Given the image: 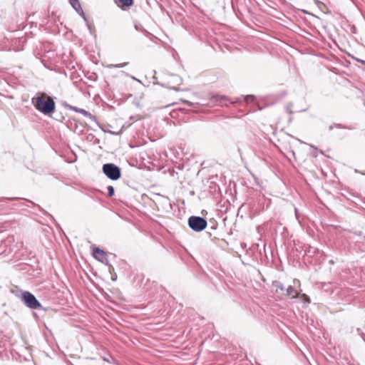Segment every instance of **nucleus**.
<instances>
[{"label":"nucleus","mask_w":365,"mask_h":365,"mask_svg":"<svg viewBox=\"0 0 365 365\" xmlns=\"http://www.w3.org/2000/svg\"><path fill=\"white\" fill-rule=\"evenodd\" d=\"M92 250L93 256L95 259L100 262H103L106 259V254L103 250L96 247H93Z\"/></svg>","instance_id":"obj_5"},{"label":"nucleus","mask_w":365,"mask_h":365,"mask_svg":"<svg viewBox=\"0 0 365 365\" xmlns=\"http://www.w3.org/2000/svg\"><path fill=\"white\" fill-rule=\"evenodd\" d=\"M70 3L72 5V6L76 9H77L78 6H80L78 0H70Z\"/></svg>","instance_id":"obj_9"},{"label":"nucleus","mask_w":365,"mask_h":365,"mask_svg":"<svg viewBox=\"0 0 365 365\" xmlns=\"http://www.w3.org/2000/svg\"><path fill=\"white\" fill-rule=\"evenodd\" d=\"M103 171L108 178L113 180H116L120 178V168L113 164L108 163L103 165Z\"/></svg>","instance_id":"obj_2"},{"label":"nucleus","mask_w":365,"mask_h":365,"mask_svg":"<svg viewBox=\"0 0 365 365\" xmlns=\"http://www.w3.org/2000/svg\"><path fill=\"white\" fill-rule=\"evenodd\" d=\"M188 225L194 231L200 232L207 227V221L202 217L192 216L188 220Z\"/></svg>","instance_id":"obj_3"},{"label":"nucleus","mask_w":365,"mask_h":365,"mask_svg":"<svg viewBox=\"0 0 365 365\" xmlns=\"http://www.w3.org/2000/svg\"><path fill=\"white\" fill-rule=\"evenodd\" d=\"M302 297L304 299V300L307 302V303H309L310 302V299L309 298V297L307 295H306L305 294H303L302 295Z\"/></svg>","instance_id":"obj_12"},{"label":"nucleus","mask_w":365,"mask_h":365,"mask_svg":"<svg viewBox=\"0 0 365 365\" xmlns=\"http://www.w3.org/2000/svg\"><path fill=\"white\" fill-rule=\"evenodd\" d=\"M115 4L122 9L130 7L133 4V0H114Z\"/></svg>","instance_id":"obj_6"},{"label":"nucleus","mask_w":365,"mask_h":365,"mask_svg":"<svg viewBox=\"0 0 365 365\" xmlns=\"http://www.w3.org/2000/svg\"><path fill=\"white\" fill-rule=\"evenodd\" d=\"M32 103L34 107L43 114H48L54 111L55 103L51 97L46 93H37L32 98Z\"/></svg>","instance_id":"obj_1"},{"label":"nucleus","mask_w":365,"mask_h":365,"mask_svg":"<svg viewBox=\"0 0 365 365\" xmlns=\"http://www.w3.org/2000/svg\"><path fill=\"white\" fill-rule=\"evenodd\" d=\"M274 287H276V289H275V292L277 293H279L280 292H284L285 288L283 286L282 284H281L280 282H275L274 284Z\"/></svg>","instance_id":"obj_8"},{"label":"nucleus","mask_w":365,"mask_h":365,"mask_svg":"<svg viewBox=\"0 0 365 365\" xmlns=\"http://www.w3.org/2000/svg\"><path fill=\"white\" fill-rule=\"evenodd\" d=\"M287 295L290 298H296L299 295L298 291L292 286H289L287 289Z\"/></svg>","instance_id":"obj_7"},{"label":"nucleus","mask_w":365,"mask_h":365,"mask_svg":"<svg viewBox=\"0 0 365 365\" xmlns=\"http://www.w3.org/2000/svg\"><path fill=\"white\" fill-rule=\"evenodd\" d=\"M108 195L109 197H112L114 195V188L113 186L110 185L108 187Z\"/></svg>","instance_id":"obj_10"},{"label":"nucleus","mask_w":365,"mask_h":365,"mask_svg":"<svg viewBox=\"0 0 365 365\" xmlns=\"http://www.w3.org/2000/svg\"><path fill=\"white\" fill-rule=\"evenodd\" d=\"M22 300L24 304L31 309H38L41 307V304L36 298L31 293L29 292H24L22 293Z\"/></svg>","instance_id":"obj_4"},{"label":"nucleus","mask_w":365,"mask_h":365,"mask_svg":"<svg viewBox=\"0 0 365 365\" xmlns=\"http://www.w3.org/2000/svg\"><path fill=\"white\" fill-rule=\"evenodd\" d=\"M255 99L254 96H247L245 98V101L247 102V103H249V102H252Z\"/></svg>","instance_id":"obj_11"},{"label":"nucleus","mask_w":365,"mask_h":365,"mask_svg":"<svg viewBox=\"0 0 365 365\" xmlns=\"http://www.w3.org/2000/svg\"><path fill=\"white\" fill-rule=\"evenodd\" d=\"M173 89H174L175 91H179V88H175V87H173Z\"/></svg>","instance_id":"obj_14"},{"label":"nucleus","mask_w":365,"mask_h":365,"mask_svg":"<svg viewBox=\"0 0 365 365\" xmlns=\"http://www.w3.org/2000/svg\"><path fill=\"white\" fill-rule=\"evenodd\" d=\"M128 62L120 63L119 65L117 66V67H123V66L128 65Z\"/></svg>","instance_id":"obj_13"}]
</instances>
